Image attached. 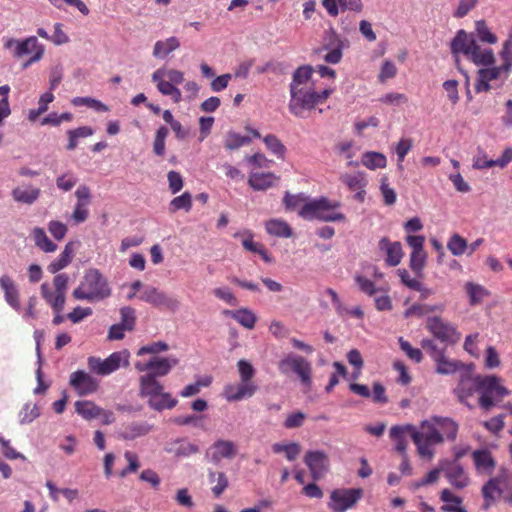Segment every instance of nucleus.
Here are the masks:
<instances>
[{"mask_svg": "<svg viewBox=\"0 0 512 512\" xmlns=\"http://www.w3.org/2000/svg\"><path fill=\"white\" fill-rule=\"evenodd\" d=\"M152 429V426L147 422H131L123 425L119 432V437L124 440H134L136 438L147 435Z\"/></svg>", "mask_w": 512, "mask_h": 512, "instance_id": "obj_30", "label": "nucleus"}, {"mask_svg": "<svg viewBox=\"0 0 512 512\" xmlns=\"http://www.w3.org/2000/svg\"><path fill=\"white\" fill-rule=\"evenodd\" d=\"M213 294L216 298L226 302L231 306L238 305V299L233 294L229 287H217L213 289Z\"/></svg>", "mask_w": 512, "mask_h": 512, "instance_id": "obj_64", "label": "nucleus"}, {"mask_svg": "<svg viewBox=\"0 0 512 512\" xmlns=\"http://www.w3.org/2000/svg\"><path fill=\"white\" fill-rule=\"evenodd\" d=\"M323 49L344 48L346 40H344L333 28L325 32Z\"/></svg>", "mask_w": 512, "mask_h": 512, "instance_id": "obj_49", "label": "nucleus"}, {"mask_svg": "<svg viewBox=\"0 0 512 512\" xmlns=\"http://www.w3.org/2000/svg\"><path fill=\"white\" fill-rule=\"evenodd\" d=\"M73 252V244L71 242L67 243L59 257L48 265V271L52 274H56L67 267L72 261Z\"/></svg>", "mask_w": 512, "mask_h": 512, "instance_id": "obj_36", "label": "nucleus"}, {"mask_svg": "<svg viewBox=\"0 0 512 512\" xmlns=\"http://www.w3.org/2000/svg\"><path fill=\"white\" fill-rule=\"evenodd\" d=\"M238 453L237 445L230 440L218 439L205 452V458L214 465L223 459H233Z\"/></svg>", "mask_w": 512, "mask_h": 512, "instance_id": "obj_13", "label": "nucleus"}, {"mask_svg": "<svg viewBox=\"0 0 512 512\" xmlns=\"http://www.w3.org/2000/svg\"><path fill=\"white\" fill-rule=\"evenodd\" d=\"M444 473L449 483L457 489H463L468 486L470 479L465 473L463 467L458 463H452L444 466Z\"/></svg>", "mask_w": 512, "mask_h": 512, "instance_id": "obj_28", "label": "nucleus"}, {"mask_svg": "<svg viewBox=\"0 0 512 512\" xmlns=\"http://www.w3.org/2000/svg\"><path fill=\"white\" fill-rule=\"evenodd\" d=\"M272 450L274 453H285L287 460L294 461L301 451V446L296 442H291L288 444L284 443H275L272 445Z\"/></svg>", "mask_w": 512, "mask_h": 512, "instance_id": "obj_43", "label": "nucleus"}, {"mask_svg": "<svg viewBox=\"0 0 512 512\" xmlns=\"http://www.w3.org/2000/svg\"><path fill=\"white\" fill-rule=\"evenodd\" d=\"M71 102L74 106H87L99 112H107L109 110L107 105L92 97H75Z\"/></svg>", "mask_w": 512, "mask_h": 512, "instance_id": "obj_52", "label": "nucleus"}, {"mask_svg": "<svg viewBox=\"0 0 512 512\" xmlns=\"http://www.w3.org/2000/svg\"><path fill=\"white\" fill-rule=\"evenodd\" d=\"M208 481L212 484L211 491L215 497H220L228 488L229 481L222 471L208 470Z\"/></svg>", "mask_w": 512, "mask_h": 512, "instance_id": "obj_34", "label": "nucleus"}, {"mask_svg": "<svg viewBox=\"0 0 512 512\" xmlns=\"http://www.w3.org/2000/svg\"><path fill=\"white\" fill-rule=\"evenodd\" d=\"M77 182L78 177L71 171L65 172L56 178V186L63 192L71 191Z\"/></svg>", "mask_w": 512, "mask_h": 512, "instance_id": "obj_48", "label": "nucleus"}, {"mask_svg": "<svg viewBox=\"0 0 512 512\" xmlns=\"http://www.w3.org/2000/svg\"><path fill=\"white\" fill-rule=\"evenodd\" d=\"M112 291L106 277L95 268L88 269L72 292L76 300L98 302L110 297Z\"/></svg>", "mask_w": 512, "mask_h": 512, "instance_id": "obj_3", "label": "nucleus"}, {"mask_svg": "<svg viewBox=\"0 0 512 512\" xmlns=\"http://www.w3.org/2000/svg\"><path fill=\"white\" fill-rule=\"evenodd\" d=\"M250 141L251 139L247 136H243L235 132H228L224 140V146L228 150H236L249 144Z\"/></svg>", "mask_w": 512, "mask_h": 512, "instance_id": "obj_47", "label": "nucleus"}, {"mask_svg": "<svg viewBox=\"0 0 512 512\" xmlns=\"http://www.w3.org/2000/svg\"><path fill=\"white\" fill-rule=\"evenodd\" d=\"M139 298L155 307H165L171 311L177 310L180 306V302L177 299L169 297L153 286H145Z\"/></svg>", "mask_w": 512, "mask_h": 512, "instance_id": "obj_15", "label": "nucleus"}, {"mask_svg": "<svg viewBox=\"0 0 512 512\" xmlns=\"http://www.w3.org/2000/svg\"><path fill=\"white\" fill-rule=\"evenodd\" d=\"M42 298L51 307L53 312H62L64 310L66 295L52 290L49 283L44 282L40 286Z\"/></svg>", "mask_w": 512, "mask_h": 512, "instance_id": "obj_25", "label": "nucleus"}, {"mask_svg": "<svg viewBox=\"0 0 512 512\" xmlns=\"http://www.w3.org/2000/svg\"><path fill=\"white\" fill-rule=\"evenodd\" d=\"M380 191L383 196V201L385 205L391 206L395 204L397 200V194L393 188H391L388 184V180L386 177L381 179L380 183Z\"/></svg>", "mask_w": 512, "mask_h": 512, "instance_id": "obj_63", "label": "nucleus"}, {"mask_svg": "<svg viewBox=\"0 0 512 512\" xmlns=\"http://www.w3.org/2000/svg\"><path fill=\"white\" fill-rule=\"evenodd\" d=\"M31 235L33 237L35 245L40 250H42L46 253H51V252L56 251L57 245L48 238V236L43 228L35 227L32 230Z\"/></svg>", "mask_w": 512, "mask_h": 512, "instance_id": "obj_38", "label": "nucleus"}, {"mask_svg": "<svg viewBox=\"0 0 512 512\" xmlns=\"http://www.w3.org/2000/svg\"><path fill=\"white\" fill-rule=\"evenodd\" d=\"M339 179L350 191L355 192L354 199L356 201L360 203L364 202L366 196L365 188L367 186L365 173H342Z\"/></svg>", "mask_w": 512, "mask_h": 512, "instance_id": "obj_18", "label": "nucleus"}, {"mask_svg": "<svg viewBox=\"0 0 512 512\" xmlns=\"http://www.w3.org/2000/svg\"><path fill=\"white\" fill-rule=\"evenodd\" d=\"M140 398L146 400L147 405L157 412L165 409L174 408L178 401L172 397L169 392L164 390V386L152 376L139 377V392Z\"/></svg>", "mask_w": 512, "mask_h": 512, "instance_id": "obj_5", "label": "nucleus"}, {"mask_svg": "<svg viewBox=\"0 0 512 512\" xmlns=\"http://www.w3.org/2000/svg\"><path fill=\"white\" fill-rule=\"evenodd\" d=\"M168 344L163 341H157L153 343H149L145 346H142L137 351L138 356H143L146 354H152L153 356H157V354L167 351L168 350Z\"/></svg>", "mask_w": 512, "mask_h": 512, "instance_id": "obj_59", "label": "nucleus"}, {"mask_svg": "<svg viewBox=\"0 0 512 512\" xmlns=\"http://www.w3.org/2000/svg\"><path fill=\"white\" fill-rule=\"evenodd\" d=\"M180 45V40L175 36L158 40L154 44L152 55L156 59H166L169 54L176 51Z\"/></svg>", "mask_w": 512, "mask_h": 512, "instance_id": "obj_31", "label": "nucleus"}, {"mask_svg": "<svg viewBox=\"0 0 512 512\" xmlns=\"http://www.w3.org/2000/svg\"><path fill=\"white\" fill-rule=\"evenodd\" d=\"M192 207V196L189 192H184L182 195L173 198L170 202V211L176 212L178 210L190 211Z\"/></svg>", "mask_w": 512, "mask_h": 512, "instance_id": "obj_51", "label": "nucleus"}, {"mask_svg": "<svg viewBox=\"0 0 512 512\" xmlns=\"http://www.w3.org/2000/svg\"><path fill=\"white\" fill-rule=\"evenodd\" d=\"M0 288L4 293L6 303L16 312H20V292L15 281L9 275H2L0 277Z\"/></svg>", "mask_w": 512, "mask_h": 512, "instance_id": "obj_23", "label": "nucleus"}, {"mask_svg": "<svg viewBox=\"0 0 512 512\" xmlns=\"http://www.w3.org/2000/svg\"><path fill=\"white\" fill-rule=\"evenodd\" d=\"M379 251L385 254V263L387 266L395 267L399 265L404 256L402 245L398 241H391L387 237H382L378 242Z\"/></svg>", "mask_w": 512, "mask_h": 512, "instance_id": "obj_20", "label": "nucleus"}, {"mask_svg": "<svg viewBox=\"0 0 512 512\" xmlns=\"http://www.w3.org/2000/svg\"><path fill=\"white\" fill-rule=\"evenodd\" d=\"M265 229L269 235L274 237L289 238L293 235L290 225L282 219L274 218L266 221Z\"/></svg>", "mask_w": 512, "mask_h": 512, "instance_id": "obj_32", "label": "nucleus"}, {"mask_svg": "<svg viewBox=\"0 0 512 512\" xmlns=\"http://www.w3.org/2000/svg\"><path fill=\"white\" fill-rule=\"evenodd\" d=\"M70 385L80 396L89 395L98 389V381L89 373L78 370L70 375Z\"/></svg>", "mask_w": 512, "mask_h": 512, "instance_id": "obj_19", "label": "nucleus"}, {"mask_svg": "<svg viewBox=\"0 0 512 512\" xmlns=\"http://www.w3.org/2000/svg\"><path fill=\"white\" fill-rule=\"evenodd\" d=\"M502 64L512 72V31L508 38L503 42L499 52Z\"/></svg>", "mask_w": 512, "mask_h": 512, "instance_id": "obj_54", "label": "nucleus"}, {"mask_svg": "<svg viewBox=\"0 0 512 512\" xmlns=\"http://www.w3.org/2000/svg\"><path fill=\"white\" fill-rule=\"evenodd\" d=\"M40 416L39 408L36 404L26 403L18 414L21 425L29 424Z\"/></svg>", "mask_w": 512, "mask_h": 512, "instance_id": "obj_44", "label": "nucleus"}, {"mask_svg": "<svg viewBox=\"0 0 512 512\" xmlns=\"http://www.w3.org/2000/svg\"><path fill=\"white\" fill-rule=\"evenodd\" d=\"M472 458L474 460L477 470L490 471L495 466V462L492 458L491 453L486 449L475 450L472 453Z\"/></svg>", "mask_w": 512, "mask_h": 512, "instance_id": "obj_39", "label": "nucleus"}, {"mask_svg": "<svg viewBox=\"0 0 512 512\" xmlns=\"http://www.w3.org/2000/svg\"><path fill=\"white\" fill-rule=\"evenodd\" d=\"M480 67L476 73L475 91L477 93L488 92L492 89L503 87L511 75V71L502 63L496 65V56L493 52V60L488 64H475Z\"/></svg>", "mask_w": 512, "mask_h": 512, "instance_id": "obj_6", "label": "nucleus"}, {"mask_svg": "<svg viewBox=\"0 0 512 512\" xmlns=\"http://www.w3.org/2000/svg\"><path fill=\"white\" fill-rule=\"evenodd\" d=\"M399 345L401 350L416 363H420L422 361L423 355L420 349L412 347V345L404 340L402 337L399 338Z\"/></svg>", "mask_w": 512, "mask_h": 512, "instance_id": "obj_62", "label": "nucleus"}, {"mask_svg": "<svg viewBox=\"0 0 512 512\" xmlns=\"http://www.w3.org/2000/svg\"><path fill=\"white\" fill-rule=\"evenodd\" d=\"M178 363L179 360L175 356H152L147 361H137L134 366L138 372H147L142 376H152L157 379L168 375Z\"/></svg>", "mask_w": 512, "mask_h": 512, "instance_id": "obj_10", "label": "nucleus"}, {"mask_svg": "<svg viewBox=\"0 0 512 512\" xmlns=\"http://www.w3.org/2000/svg\"><path fill=\"white\" fill-rule=\"evenodd\" d=\"M409 432L408 425L406 426H393L390 429V438L395 441V449L402 454L406 451L407 442L405 435Z\"/></svg>", "mask_w": 512, "mask_h": 512, "instance_id": "obj_41", "label": "nucleus"}, {"mask_svg": "<svg viewBox=\"0 0 512 512\" xmlns=\"http://www.w3.org/2000/svg\"><path fill=\"white\" fill-rule=\"evenodd\" d=\"M467 247V241L457 233L453 234L447 242V248L454 256L463 255Z\"/></svg>", "mask_w": 512, "mask_h": 512, "instance_id": "obj_46", "label": "nucleus"}, {"mask_svg": "<svg viewBox=\"0 0 512 512\" xmlns=\"http://www.w3.org/2000/svg\"><path fill=\"white\" fill-rule=\"evenodd\" d=\"M314 69L309 65L298 67L289 85L290 101L288 109L296 117L303 118L306 111L323 103L332 93V89L325 88L317 91L312 79Z\"/></svg>", "mask_w": 512, "mask_h": 512, "instance_id": "obj_1", "label": "nucleus"}, {"mask_svg": "<svg viewBox=\"0 0 512 512\" xmlns=\"http://www.w3.org/2000/svg\"><path fill=\"white\" fill-rule=\"evenodd\" d=\"M427 261V253L424 251H411L409 266L417 274H421Z\"/></svg>", "mask_w": 512, "mask_h": 512, "instance_id": "obj_53", "label": "nucleus"}, {"mask_svg": "<svg viewBox=\"0 0 512 512\" xmlns=\"http://www.w3.org/2000/svg\"><path fill=\"white\" fill-rule=\"evenodd\" d=\"M279 177L272 172H259L252 170L248 177V185L255 191H265L275 186Z\"/></svg>", "mask_w": 512, "mask_h": 512, "instance_id": "obj_24", "label": "nucleus"}, {"mask_svg": "<svg viewBox=\"0 0 512 512\" xmlns=\"http://www.w3.org/2000/svg\"><path fill=\"white\" fill-rule=\"evenodd\" d=\"M162 75V69H157L152 74V81L156 84L157 89L161 94L168 96L174 89L175 85L165 80Z\"/></svg>", "mask_w": 512, "mask_h": 512, "instance_id": "obj_56", "label": "nucleus"}, {"mask_svg": "<svg viewBox=\"0 0 512 512\" xmlns=\"http://www.w3.org/2000/svg\"><path fill=\"white\" fill-rule=\"evenodd\" d=\"M263 141H264L267 149L271 153L275 154L278 158H281V159L284 158L285 153H286V148L275 135L269 134L264 137Z\"/></svg>", "mask_w": 512, "mask_h": 512, "instance_id": "obj_50", "label": "nucleus"}, {"mask_svg": "<svg viewBox=\"0 0 512 512\" xmlns=\"http://www.w3.org/2000/svg\"><path fill=\"white\" fill-rule=\"evenodd\" d=\"M433 421L439 432L444 435V441L454 442L459 431V424L450 417L433 416Z\"/></svg>", "mask_w": 512, "mask_h": 512, "instance_id": "obj_29", "label": "nucleus"}, {"mask_svg": "<svg viewBox=\"0 0 512 512\" xmlns=\"http://www.w3.org/2000/svg\"><path fill=\"white\" fill-rule=\"evenodd\" d=\"M168 135V129L164 126H161L156 131L154 143H153V151L158 156H163L165 153V139Z\"/></svg>", "mask_w": 512, "mask_h": 512, "instance_id": "obj_60", "label": "nucleus"}, {"mask_svg": "<svg viewBox=\"0 0 512 512\" xmlns=\"http://www.w3.org/2000/svg\"><path fill=\"white\" fill-rule=\"evenodd\" d=\"M479 388V405L490 410L498 401L509 395V390L502 385L501 379L495 375L481 376Z\"/></svg>", "mask_w": 512, "mask_h": 512, "instance_id": "obj_7", "label": "nucleus"}, {"mask_svg": "<svg viewBox=\"0 0 512 512\" xmlns=\"http://www.w3.org/2000/svg\"><path fill=\"white\" fill-rule=\"evenodd\" d=\"M413 147V142L411 139L402 138L396 145L395 152L398 160V168L403 170L402 162L404 161L406 155Z\"/></svg>", "mask_w": 512, "mask_h": 512, "instance_id": "obj_58", "label": "nucleus"}, {"mask_svg": "<svg viewBox=\"0 0 512 512\" xmlns=\"http://www.w3.org/2000/svg\"><path fill=\"white\" fill-rule=\"evenodd\" d=\"M235 320L247 329H253L257 321L255 313L248 308H240L236 310Z\"/></svg>", "mask_w": 512, "mask_h": 512, "instance_id": "obj_45", "label": "nucleus"}, {"mask_svg": "<svg viewBox=\"0 0 512 512\" xmlns=\"http://www.w3.org/2000/svg\"><path fill=\"white\" fill-rule=\"evenodd\" d=\"M278 369L284 375L295 373L304 387H311L312 365L304 357L289 353L279 361Z\"/></svg>", "mask_w": 512, "mask_h": 512, "instance_id": "obj_8", "label": "nucleus"}, {"mask_svg": "<svg viewBox=\"0 0 512 512\" xmlns=\"http://www.w3.org/2000/svg\"><path fill=\"white\" fill-rule=\"evenodd\" d=\"M258 387L255 383H246L240 381L237 384H228L225 386L223 396L229 402L240 401L252 397Z\"/></svg>", "mask_w": 512, "mask_h": 512, "instance_id": "obj_22", "label": "nucleus"}, {"mask_svg": "<svg viewBox=\"0 0 512 512\" xmlns=\"http://www.w3.org/2000/svg\"><path fill=\"white\" fill-rule=\"evenodd\" d=\"M304 463L308 467L314 480L323 478L330 467L329 457L327 453L322 450L307 451L304 456Z\"/></svg>", "mask_w": 512, "mask_h": 512, "instance_id": "obj_14", "label": "nucleus"}, {"mask_svg": "<svg viewBox=\"0 0 512 512\" xmlns=\"http://www.w3.org/2000/svg\"><path fill=\"white\" fill-rule=\"evenodd\" d=\"M408 429L419 456L432 460L435 455L433 447L444 442V435L439 432L433 418L423 420L418 429L412 425H408Z\"/></svg>", "mask_w": 512, "mask_h": 512, "instance_id": "obj_4", "label": "nucleus"}, {"mask_svg": "<svg viewBox=\"0 0 512 512\" xmlns=\"http://www.w3.org/2000/svg\"><path fill=\"white\" fill-rule=\"evenodd\" d=\"M479 0H459L452 15L454 18H464L478 5Z\"/></svg>", "mask_w": 512, "mask_h": 512, "instance_id": "obj_55", "label": "nucleus"}, {"mask_svg": "<svg viewBox=\"0 0 512 512\" xmlns=\"http://www.w3.org/2000/svg\"><path fill=\"white\" fill-rule=\"evenodd\" d=\"M450 51L459 63V56L463 55L469 61L475 64H488L493 60V49L482 47L474 37V34L468 33L464 29H459L450 42Z\"/></svg>", "mask_w": 512, "mask_h": 512, "instance_id": "obj_2", "label": "nucleus"}, {"mask_svg": "<svg viewBox=\"0 0 512 512\" xmlns=\"http://www.w3.org/2000/svg\"><path fill=\"white\" fill-rule=\"evenodd\" d=\"M340 207V202H331L327 200L326 205L321 213L320 221L324 222H342L345 221L346 217L343 213L336 212L335 209Z\"/></svg>", "mask_w": 512, "mask_h": 512, "instance_id": "obj_40", "label": "nucleus"}, {"mask_svg": "<svg viewBox=\"0 0 512 512\" xmlns=\"http://www.w3.org/2000/svg\"><path fill=\"white\" fill-rule=\"evenodd\" d=\"M322 6L331 17H337L340 12L360 13L363 9L362 0H322Z\"/></svg>", "mask_w": 512, "mask_h": 512, "instance_id": "obj_21", "label": "nucleus"}, {"mask_svg": "<svg viewBox=\"0 0 512 512\" xmlns=\"http://www.w3.org/2000/svg\"><path fill=\"white\" fill-rule=\"evenodd\" d=\"M130 353L128 350L113 352L106 359L90 356L87 360L88 368L99 376H107L117 371L120 367L129 365Z\"/></svg>", "mask_w": 512, "mask_h": 512, "instance_id": "obj_9", "label": "nucleus"}, {"mask_svg": "<svg viewBox=\"0 0 512 512\" xmlns=\"http://www.w3.org/2000/svg\"><path fill=\"white\" fill-rule=\"evenodd\" d=\"M4 47L6 49L14 48L13 56L16 58L33 55L37 52H45L44 45L38 41L36 36H30L23 40L10 38L4 43Z\"/></svg>", "mask_w": 512, "mask_h": 512, "instance_id": "obj_16", "label": "nucleus"}, {"mask_svg": "<svg viewBox=\"0 0 512 512\" xmlns=\"http://www.w3.org/2000/svg\"><path fill=\"white\" fill-rule=\"evenodd\" d=\"M11 195L14 201L18 203L32 205L39 199L41 190L31 184H26L14 188Z\"/></svg>", "mask_w": 512, "mask_h": 512, "instance_id": "obj_26", "label": "nucleus"}, {"mask_svg": "<svg viewBox=\"0 0 512 512\" xmlns=\"http://www.w3.org/2000/svg\"><path fill=\"white\" fill-rule=\"evenodd\" d=\"M362 496L361 488L335 489L331 492L328 507L333 512H345L351 509Z\"/></svg>", "mask_w": 512, "mask_h": 512, "instance_id": "obj_11", "label": "nucleus"}, {"mask_svg": "<svg viewBox=\"0 0 512 512\" xmlns=\"http://www.w3.org/2000/svg\"><path fill=\"white\" fill-rule=\"evenodd\" d=\"M75 411L85 420H92L100 417L102 408L88 400L76 401Z\"/></svg>", "mask_w": 512, "mask_h": 512, "instance_id": "obj_37", "label": "nucleus"}, {"mask_svg": "<svg viewBox=\"0 0 512 512\" xmlns=\"http://www.w3.org/2000/svg\"><path fill=\"white\" fill-rule=\"evenodd\" d=\"M427 330L438 340L445 344H454L460 340V334L448 321L434 316L428 317L426 321Z\"/></svg>", "mask_w": 512, "mask_h": 512, "instance_id": "obj_12", "label": "nucleus"}, {"mask_svg": "<svg viewBox=\"0 0 512 512\" xmlns=\"http://www.w3.org/2000/svg\"><path fill=\"white\" fill-rule=\"evenodd\" d=\"M421 346L433 361L446 352L445 348L440 347L433 339H423Z\"/></svg>", "mask_w": 512, "mask_h": 512, "instance_id": "obj_57", "label": "nucleus"}, {"mask_svg": "<svg viewBox=\"0 0 512 512\" xmlns=\"http://www.w3.org/2000/svg\"><path fill=\"white\" fill-rule=\"evenodd\" d=\"M480 378L481 375L472 376L468 373L461 375L459 383L453 391L461 403L471 407L468 403V399L473 396L475 392L479 393Z\"/></svg>", "mask_w": 512, "mask_h": 512, "instance_id": "obj_17", "label": "nucleus"}, {"mask_svg": "<svg viewBox=\"0 0 512 512\" xmlns=\"http://www.w3.org/2000/svg\"><path fill=\"white\" fill-rule=\"evenodd\" d=\"M240 380L246 383H254L252 378L255 375V369L250 362L246 360H239L237 363Z\"/></svg>", "mask_w": 512, "mask_h": 512, "instance_id": "obj_61", "label": "nucleus"}, {"mask_svg": "<svg viewBox=\"0 0 512 512\" xmlns=\"http://www.w3.org/2000/svg\"><path fill=\"white\" fill-rule=\"evenodd\" d=\"M327 200L325 197H320L306 201L298 212L299 216L307 221L319 220Z\"/></svg>", "mask_w": 512, "mask_h": 512, "instance_id": "obj_27", "label": "nucleus"}, {"mask_svg": "<svg viewBox=\"0 0 512 512\" xmlns=\"http://www.w3.org/2000/svg\"><path fill=\"white\" fill-rule=\"evenodd\" d=\"M433 362L435 363V372L440 375H452L462 367L460 361L450 359L446 354H443Z\"/></svg>", "mask_w": 512, "mask_h": 512, "instance_id": "obj_35", "label": "nucleus"}, {"mask_svg": "<svg viewBox=\"0 0 512 512\" xmlns=\"http://www.w3.org/2000/svg\"><path fill=\"white\" fill-rule=\"evenodd\" d=\"M474 37L477 42H481L488 45H494L498 42V37L492 32L486 21L483 19L475 21Z\"/></svg>", "mask_w": 512, "mask_h": 512, "instance_id": "obj_33", "label": "nucleus"}, {"mask_svg": "<svg viewBox=\"0 0 512 512\" xmlns=\"http://www.w3.org/2000/svg\"><path fill=\"white\" fill-rule=\"evenodd\" d=\"M362 164L370 169L375 170L378 168H384L386 167L387 160L386 157L379 152H366L362 156L361 160Z\"/></svg>", "mask_w": 512, "mask_h": 512, "instance_id": "obj_42", "label": "nucleus"}]
</instances>
